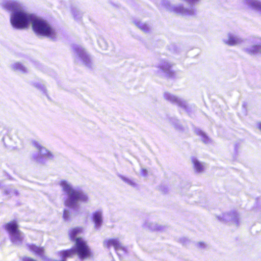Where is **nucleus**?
I'll list each match as a JSON object with an SVG mask.
<instances>
[{
	"label": "nucleus",
	"instance_id": "f257e3e1",
	"mask_svg": "<svg viewBox=\"0 0 261 261\" xmlns=\"http://www.w3.org/2000/svg\"><path fill=\"white\" fill-rule=\"evenodd\" d=\"M4 7L12 12L10 21L14 28L22 29L32 24L33 31L37 35L51 40L57 38L56 31L46 21L27 13L19 3L9 1L5 3Z\"/></svg>",
	"mask_w": 261,
	"mask_h": 261
},
{
	"label": "nucleus",
	"instance_id": "f03ea898",
	"mask_svg": "<svg viewBox=\"0 0 261 261\" xmlns=\"http://www.w3.org/2000/svg\"><path fill=\"white\" fill-rule=\"evenodd\" d=\"M58 254L60 258L65 261L67 258H72L75 254L81 260L87 259L93 256L90 247L83 238L76 240L73 248L61 250Z\"/></svg>",
	"mask_w": 261,
	"mask_h": 261
},
{
	"label": "nucleus",
	"instance_id": "7ed1b4c3",
	"mask_svg": "<svg viewBox=\"0 0 261 261\" xmlns=\"http://www.w3.org/2000/svg\"><path fill=\"white\" fill-rule=\"evenodd\" d=\"M63 190L68 195V198L65 200V205L67 207L76 206L77 202H86L88 197L81 191L73 189L69 185L65 182L62 183Z\"/></svg>",
	"mask_w": 261,
	"mask_h": 261
},
{
	"label": "nucleus",
	"instance_id": "20e7f679",
	"mask_svg": "<svg viewBox=\"0 0 261 261\" xmlns=\"http://www.w3.org/2000/svg\"><path fill=\"white\" fill-rule=\"evenodd\" d=\"M75 53L74 61L76 64H83L88 67H91L92 62L90 56L82 46L76 45L74 47Z\"/></svg>",
	"mask_w": 261,
	"mask_h": 261
},
{
	"label": "nucleus",
	"instance_id": "39448f33",
	"mask_svg": "<svg viewBox=\"0 0 261 261\" xmlns=\"http://www.w3.org/2000/svg\"><path fill=\"white\" fill-rule=\"evenodd\" d=\"M223 42L229 46H236L242 44L243 40L235 33H228L224 36Z\"/></svg>",
	"mask_w": 261,
	"mask_h": 261
},
{
	"label": "nucleus",
	"instance_id": "423d86ee",
	"mask_svg": "<svg viewBox=\"0 0 261 261\" xmlns=\"http://www.w3.org/2000/svg\"><path fill=\"white\" fill-rule=\"evenodd\" d=\"M5 228L9 233L14 236L16 239H20V231L16 222L11 221L7 223L5 225Z\"/></svg>",
	"mask_w": 261,
	"mask_h": 261
},
{
	"label": "nucleus",
	"instance_id": "0eeeda50",
	"mask_svg": "<svg viewBox=\"0 0 261 261\" xmlns=\"http://www.w3.org/2000/svg\"><path fill=\"white\" fill-rule=\"evenodd\" d=\"M173 64L167 62L162 61L159 65V67L164 73L167 77H173L175 76V72L171 70Z\"/></svg>",
	"mask_w": 261,
	"mask_h": 261
},
{
	"label": "nucleus",
	"instance_id": "6e6552de",
	"mask_svg": "<svg viewBox=\"0 0 261 261\" xmlns=\"http://www.w3.org/2000/svg\"><path fill=\"white\" fill-rule=\"evenodd\" d=\"M169 10L171 11H173L177 14H179L182 15H191L194 14V10L192 9H186L184 8L181 6H178L176 7H174L171 8V9L168 8Z\"/></svg>",
	"mask_w": 261,
	"mask_h": 261
},
{
	"label": "nucleus",
	"instance_id": "1a4fd4ad",
	"mask_svg": "<svg viewBox=\"0 0 261 261\" xmlns=\"http://www.w3.org/2000/svg\"><path fill=\"white\" fill-rule=\"evenodd\" d=\"M252 42L255 44L250 48L246 49V51L249 54H254L260 49V46L261 45V38L259 37H255L253 38Z\"/></svg>",
	"mask_w": 261,
	"mask_h": 261
},
{
	"label": "nucleus",
	"instance_id": "9d476101",
	"mask_svg": "<svg viewBox=\"0 0 261 261\" xmlns=\"http://www.w3.org/2000/svg\"><path fill=\"white\" fill-rule=\"evenodd\" d=\"M83 232V228L81 227H76L71 229L68 232V236L70 240L71 241L74 242L78 238H82L81 237H77L81 233Z\"/></svg>",
	"mask_w": 261,
	"mask_h": 261
},
{
	"label": "nucleus",
	"instance_id": "9b49d317",
	"mask_svg": "<svg viewBox=\"0 0 261 261\" xmlns=\"http://www.w3.org/2000/svg\"><path fill=\"white\" fill-rule=\"evenodd\" d=\"M103 246L107 248H110L113 247L115 250H118L121 248V244L117 239H110L103 241Z\"/></svg>",
	"mask_w": 261,
	"mask_h": 261
},
{
	"label": "nucleus",
	"instance_id": "f8f14e48",
	"mask_svg": "<svg viewBox=\"0 0 261 261\" xmlns=\"http://www.w3.org/2000/svg\"><path fill=\"white\" fill-rule=\"evenodd\" d=\"M28 248L30 251L36 255L42 256L44 252L43 247H39L34 244L28 245Z\"/></svg>",
	"mask_w": 261,
	"mask_h": 261
},
{
	"label": "nucleus",
	"instance_id": "ddd939ff",
	"mask_svg": "<svg viewBox=\"0 0 261 261\" xmlns=\"http://www.w3.org/2000/svg\"><path fill=\"white\" fill-rule=\"evenodd\" d=\"M247 4L253 10L261 13V3L257 0H248Z\"/></svg>",
	"mask_w": 261,
	"mask_h": 261
},
{
	"label": "nucleus",
	"instance_id": "4468645a",
	"mask_svg": "<svg viewBox=\"0 0 261 261\" xmlns=\"http://www.w3.org/2000/svg\"><path fill=\"white\" fill-rule=\"evenodd\" d=\"M12 68L15 71H17L22 73H26L28 71V69L22 64L17 62L14 63L12 65Z\"/></svg>",
	"mask_w": 261,
	"mask_h": 261
},
{
	"label": "nucleus",
	"instance_id": "2eb2a0df",
	"mask_svg": "<svg viewBox=\"0 0 261 261\" xmlns=\"http://www.w3.org/2000/svg\"><path fill=\"white\" fill-rule=\"evenodd\" d=\"M93 219L96 226H100L102 222L101 213L98 212L94 213L93 216Z\"/></svg>",
	"mask_w": 261,
	"mask_h": 261
},
{
	"label": "nucleus",
	"instance_id": "dca6fc26",
	"mask_svg": "<svg viewBox=\"0 0 261 261\" xmlns=\"http://www.w3.org/2000/svg\"><path fill=\"white\" fill-rule=\"evenodd\" d=\"M192 163L194 165V168L195 170L199 172H202L203 170V166L202 164L199 162L196 159H194L192 160Z\"/></svg>",
	"mask_w": 261,
	"mask_h": 261
},
{
	"label": "nucleus",
	"instance_id": "f3484780",
	"mask_svg": "<svg viewBox=\"0 0 261 261\" xmlns=\"http://www.w3.org/2000/svg\"><path fill=\"white\" fill-rule=\"evenodd\" d=\"M135 24L141 30L144 32H147L149 30V27L148 24L141 21H135Z\"/></svg>",
	"mask_w": 261,
	"mask_h": 261
},
{
	"label": "nucleus",
	"instance_id": "a211bd4d",
	"mask_svg": "<svg viewBox=\"0 0 261 261\" xmlns=\"http://www.w3.org/2000/svg\"><path fill=\"white\" fill-rule=\"evenodd\" d=\"M166 98L171 102L172 103H175L177 104H180L181 101L180 100L176 97L170 95H166Z\"/></svg>",
	"mask_w": 261,
	"mask_h": 261
},
{
	"label": "nucleus",
	"instance_id": "6ab92c4d",
	"mask_svg": "<svg viewBox=\"0 0 261 261\" xmlns=\"http://www.w3.org/2000/svg\"><path fill=\"white\" fill-rule=\"evenodd\" d=\"M197 135L201 136L202 137V141L204 143H206L209 141V138L207 137V136L205 135V134L204 132L199 130L197 132Z\"/></svg>",
	"mask_w": 261,
	"mask_h": 261
},
{
	"label": "nucleus",
	"instance_id": "aec40b11",
	"mask_svg": "<svg viewBox=\"0 0 261 261\" xmlns=\"http://www.w3.org/2000/svg\"><path fill=\"white\" fill-rule=\"evenodd\" d=\"M98 43L102 49H103V50L107 49V45L105 41L101 39V40H99L98 41Z\"/></svg>",
	"mask_w": 261,
	"mask_h": 261
},
{
	"label": "nucleus",
	"instance_id": "412c9836",
	"mask_svg": "<svg viewBox=\"0 0 261 261\" xmlns=\"http://www.w3.org/2000/svg\"><path fill=\"white\" fill-rule=\"evenodd\" d=\"M123 180L131 186H136L135 182L131 180H129L127 178H123Z\"/></svg>",
	"mask_w": 261,
	"mask_h": 261
},
{
	"label": "nucleus",
	"instance_id": "4be33fe9",
	"mask_svg": "<svg viewBox=\"0 0 261 261\" xmlns=\"http://www.w3.org/2000/svg\"><path fill=\"white\" fill-rule=\"evenodd\" d=\"M22 261H36L35 259L30 257H24L22 258Z\"/></svg>",
	"mask_w": 261,
	"mask_h": 261
},
{
	"label": "nucleus",
	"instance_id": "5701e85b",
	"mask_svg": "<svg viewBox=\"0 0 261 261\" xmlns=\"http://www.w3.org/2000/svg\"><path fill=\"white\" fill-rule=\"evenodd\" d=\"M45 155L49 158H52L53 157V155L51 152L48 150H46V153L45 154Z\"/></svg>",
	"mask_w": 261,
	"mask_h": 261
},
{
	"label": "nucleus",
	"instance_id": "b1692460",
	"mask_svg": "<svg viewBox=\"0 0 261 261\" xmlns=\"http://www.w3.org/2000/svg\"><path fill=\"white\" fill-rule=\"evenodd\" d=\"M188 3L191 4H193L198 2L199 0H186Z\"/></svg>",
	"mask_w": 261,
	"mask_h": 261
},
{
	"label": "nucleus",
	"instance_id": "393cba45",
	"mask_svg": "<svg viewBox=\"0 0 261 261\" xmlns=\"http://www.w3.org/2000/svg\"><path fill=\"white\" fill-rule=\"evenodd\" d=\"M258 128L261 131V122L258 123Z\"/></svg>",
	"mask_w": 261,
	"mask_h": 261
},
{
	"label": "nucleus",
	"instance_id": "a878e982",
	"mask_svg": "<svg viewBox=\"0 0 261 261\" xmlns=\"http://www.w3.org/2000/svg\"><path fill=\"white\" fill-rule=\"evenodd\" d=\"M38 148L40 151H41V149H43V148H43V147H42V146H39V147H38Z\"/></svg>",
	"mask_w": 261,
	"mask_h": 261
}]
</instances>
